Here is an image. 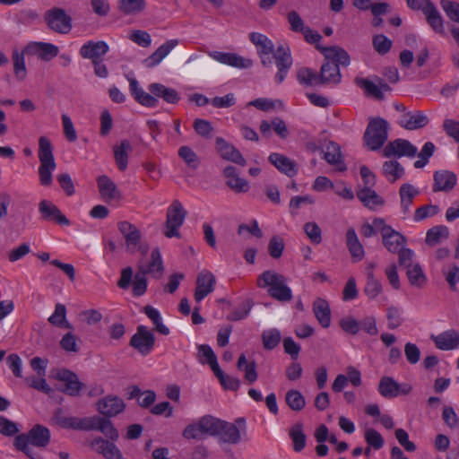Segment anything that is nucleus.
Here are the masks:
<instances>
[{"mask_svg": "<svg viewBox=\"0 0 459 459\" xmlns=\"http://www.w3.org/2000/svg\"><path fill=\"white\" fill-rule=\"evenodd\" d=\"M178 156L189 169H196L200 165V159L189 146H181L178 149Z\"/></svg>", "mask_w": 459, "mask_h": 459, "instance_id": "nucleus-53", "label": "nucleus"}, {"mask_svg": "<svg viewBox=\"0 0 459 459\" xmlns=\"http://www.w3.org/2000/svg\"><path fill=\"white\" fill-rule=\"evenodd\" d=\"M440 5L449 20L459 23V3L450 0H441Z\"/></svg>", "mask_w": 459, "mask_h": 459, "instance_id": "nucleus-62", "label": "nucleus"}, {"mask_svg": "<svg viewBox=\"0 0 459 459\" xmlns=\"http://www.w3.org/2000/svg\"><path fill=\"white\" fill-rule=\"evenodd\" d=\"M382 170L383 174L390 183H394L404 174V169L397 160L384 162Z\"/></svg>", "mask_w": 459, "mask_h": 459, "instance_id": "nucleus-42", "label": "nucleus"}, {"mask_svg": "<svg viewBox=\"0 0 459 459\" xmlns=\"http://www.w3.org/2000/svg\"><path fill=\"white\" fill-rule=\"evenodd\" d=\"M256 284L259 288H268V294L278 301L286 302L292 299V292L286 284V278L279 273L264 271L258 276Z\"/></svg>", "mask_w": 459, "mask_h": 459, "instance_id": "nucleus-3", "label": "nucleus"}, {"mask_svg": "<svg viewBox=\"0 0 459 459\" xmlns=\"http://www.w3.org/2000/svg\"><path fill=\"white\" fill-rule=\"evenodd\" d=\"M144 314L151 319L155 325V330L160 333L164 335H168L169 333V329L167 327L161 320L160 312L154 308L153 307L147 305L143 308Z\"/></svg>", "mask_w": 459, "mask_h": 459, "instance_id": "nucleus-47", "label": "nucleus"}, {"mask_svg": "<svg viewBox=\"0 0 459 459\" xmlns=\"http://www.w3.org/2000/svg\"><path fill=\"white\" fill-rule=\"evenodd\" d=\"M56 377L64 383V386L58 388L59 391L67 395L79 396L81 391L84 388V384L79 380L78 376L69 369L59 370Z\"/></svg>", "mask_w": 459, "mask_h": 459, "instance_id": "nucleus-11", "label": "nucleus"}, {"mask_svg": "<svg viewBox=\"0 0 459 459\" xmlns=\"http://www.w3.org/2000/svg\"><path fill=\"white\" fill-rule=\"evenodd\" d=\"M341 73L336 64L331 63L329 60H325L322 65L319 74V83L320 84H337L341 82Z\"/></svg>", "mask_w": 459, "mask_h": 459, "instance_id": "nucleus-34", "label": "nucleus"}, {"mask_svg": "<svg viewBox=\"0 0 459 459\" xmlns=\"http://www.w3.org/2000/svg\"><path fill=\"white\" fill-rule=\"evenodd\" d=\"M24 52L30 56H37L43 61H49L58 55L59 49L51 43L30 42L24 48Z\"/></svg>", "mask_w": 459, "mask_h": 459, "instance_id": "nucleus-14", "label": "nucleus"}, {"mask_svg": "<svg viewBox=\"0 0 459 459\" xmlns=\"http://www.w3.org/2000/svg\"><path fill=\"white\" fill-rule=\"evenodd\" d=\"M117 229L125 238L126 250L129 252H134L142 240V233L140 230L134 224L127 221H119L117 223Z\"/></svg>", "mask_w": 459, "mask_h": 459, "instance_id": "nucleus-13", "label": "nucleus"}, {"mask_svg": "<svg viewBox=\"0 0 459 459\" xmlns=\"http://www.w3.org/2000/svg\"><path fill=\"white\" fill-rule=\"evenodd\" d=\"M297 80L305 86H313L319 83V74L315 73L311 68L301 67L297 72Z\"/></svg>", "mask_w": 459, "mask_h": 459, "instance_id": "nucleus-52", "label": "nucleus"}, {"mask_svg": "<svg viewBox=\"0 0 459 459\" xmlns=\"http://www.w3.org/2000/svg\"><path fill=\"white\" fill-rule=\"evenodd\" d=\"M417 153V148L405 139H396L385 145L383 150V156L390 157H414Z\"/></svg>", "mask_w": 459, "mask_h": 459, "instance_id": "nucleus-12", "label": "nucleus"}, {"mask_svg": "<svg viewBox=\"0 0 459 459\" xmlns=\"http://www.w3.org/2000/svg\"><path fill=\"white\" fill-rule=\"evenodd\" d=\"M88 446L107 459H123L122 454L113 442L100 437L87 441Z\"/></svg>", "mask_w": 459, "mask_h": 459, "instance_id": "nucleus-19", "label": "nucleus"}, {"mask_svg": "<svg viewBox=\"0 0 459 459\" xmlns=\"http://www.w3.org/2000/svg\"><path fill=\"white\" fill-rule=\"evenodd\" d=\"M411 388L401 390L400 385L391 377H383L378 385V392L385 398L396 397L400 393L408 394Z\"/></svg>", "mask_w": 459, "mask_h": 459, "instance_id": "nucleus-36", "label": "nucleus"}, {"mask_svg": "<svg viewBox=\"0 0 459 459\" xmlns=\"http://www.w3.org/2000/svg\"><path fill=\"white\" fill-rule=\"evenodd\" d=\"M193 127L198 135L205 139H211L214 131L211 122L202 118L195 119Z\"/></svg>", "mask_w": 459, "mask_h": 459, "instance_id": "nucleus-56", "label": "nucleus"}, {"mask_svg": "<svg viewBox=\"0 0 459 459\" xmlns=\"http://www.w3.org/2000/svg\"><path fill=\"white\" fill-rule=\"evenodd\" d=\"M268 160L281 173L289 178L295 177L299 172V167L296 161L283 154L273 152L269 155Z\"/></svg>", "mask_w": 459, "mask_h": 459, "instance_id": "nucleus-18", "label": "nucleus"}, {"mask_svg": "<svg viewBox=\"0 0 459 459\" xmlns=\"http://www.w3.org/2000/svg\"><path fill=\"white\" fill-rule=\"evenodd\" d=\"M145 7L144 0H118V9L124 14H135Z\"/></svg>", "mask_w": 459, "mask_h": 459, "instance_id": "nucleus-51", "label": "nucleus"}, {"mask_svg": "<svg viewBox=\"0 0 459 459\" xmlns=\"http://www.w3.org/2000/svg\"><path fill=\"white\" fill-rule=\"evenodd\" d=\"M45 20L49 29L57 33L65 34L72 29L71 17L61 8L48 10L45 14Z\"/></svg>", "mask_w": 459, "mask_h": 459, "instance_id": "nucleus-9", "label": "nucleus"}, {"mask_svg": "<svg viewBox=\"0 0 459 459\" xmlns=\"http://www.w3.org/2000/svg\"><path fill=\"white\" fill-rule=\"evenodd\" d=\"M346 245L351 253V257L355 261H360L365 255L364 247L359 240L356 231L351 228L346 232Z\"/></svg>", "mask_w": 459, "mask_h": 459, "instance_id": "nucleus-38", "label": "nucleus"}, {"mask_svg": "<svg viewBox=\"0 0 459 459\" xmlns=\"http://www.w3.org/2000/svg\"><path fill=\"white\" fill-rule=\"evenodd\" d=\"M287 405L294 411H300L306 406V400L303 394L295 389L289 390L285 394Z\"/></svg>", "mask_w": 459, "mask_h": 459, "instance_id": "nucleus-45", "label": "nucleus"}, {"mask_svg": "<svg viewBox=\"0 0 459 459\" xmlns=\"http://www.w3.org/2000/svg\"><path fill=\"white\" fill-rule=\"evenodd\" d=\"M457 181L456 175L449 170H438L434 173V192H448L452 190Z\"/></svg>", "mask_w": 459, "mask_h": 459, "instance_id": "nucleus-29", "label": "nucleus"}, {"mask_svg": "<svg viewBox=\"0 0 459 459\" xmlns=\"http://www.w3.org/2000/svg\"><path fill=\"white\" fill-rule=\"evenodd\" d=\"M367 283L365 286V293L369 299H375L382 291L381 283L375 278L372 271L367 273Z\"/></svg>", "mask_w": 459, "mask_h": 459, "instance_id": "nucleus-55", "label": "nucleus"}, {"mask_svg": "<svg viewBox=\"0 0 459 459\" xmlns=\"http://www.w3.org/2000/svg\"><path fill=\"white\" fill-rule=\"evenodd\" d=\"M356 84L364 90L366 95L376 98L377 100H383L385 98L383 91L378 85L366 78H356Z\"/></svg>", "mask_w": 459, "mask_h": 459, "instance_id": "nucleus-48", "label": "nucleus"}, {"mask_svg": "<svg viewBox=\"0 0 459 459\" xmlns=\"http://www.w3.org/2000/svg\"><path fill=\"white\" fill-rule=\"evenodd\" d=\"M372 44L378 54L385 55L390 51L393 42L386 36L378 34L373 37Z\"/></svg>", "mask_w": 459, "mask_h": 459, "instance_id": "nucleus-60", "label": "nucleus"}, {"mask_svg": "<svg viewBox=\"0 0 459 459\" xmlns=\"http://www.w3.org/2000/svg\"><path fill=\"white\" fill-rule=\"evenodd\" d=\"M448 236L449 230L446 226H435L428 230L426 243L429 246H435L439 243L442 238H447Z\"/></svg>", "mask_w": 459, "mask_h": 459, "instance_id": "nucleus-49", "label": "nucleus"}, {"mask_svg": "<svg viewBox=\"0 0 459 459\" xmlns=\"http://www.w3.org/2000/svg\"><path fill=\"white\" fill-rule=\"evenodd\" d=\"M209 55L214 60L233 67L247 68L250 67L253 64L252 60L245 59L242 56H239L233 53L213 51L211 52Z\"/></svg>", "mask_w": 459, "mask_h": 459, "instance_id": "nucleus-30", "label": "nucleus"}, {"mask_svg": "<svg viewBox=\"0 0 459 459\" xmlns=\"http://www.w3.org/2000/svg\"><path fill=\"white\" fill-rule=\"evenodd\" d=\"M39 181L42 186H48L52 183V171L56 169V164L53 154V147L50 141L40 136L39 139Z\"/></svg>", "mask_w": 459, "mask_h": 459, "instance_id": "nucleus-5", "label": "nucleus"}, {"mask_svg": "<svg viewBox=\"0 0 459 459\" xmlns=\"http://www.w3.org/2000/svg\"><path fill=\"white\" fill-rule=\"evenodd\" d=\"M430 339L435 346L441 351H452L459 347V331L449 329L437 335L432 334Z\"/></svg>", "mask_w": 459, "mask_h": 459, "instance_id": "nucleus-20", "label": "nucleus"}, {"mask_svg": "<svg viewBox=\"0 0 459 459\" xmlns=\"http://www.w3.org/2000/svg\"><path fill=\"white\" fill-rule=\"evenodd\" d=\"M389 124L382 117L370 119L363 139L371 151L379 150L388 138Z\"/></svg>", "mask_w": 459, "mask_h": 459, "instance_id": "nucleus-6", "label": "nucleus"}, {"mask_svg": "<svg viewBox=\"0 0 459 459\" xmlns=\"http://www.w3.org/2000/svg\"><path fill=\"white\" fill-rule=\"evenodd\" d=\"M382 241L385 247L391 253L395 254L406 243V238L400 232L394 230L391 226L386 225L382 229Z\"/></svg>", "mask_w": 459, "mask_h": 459, "instance_id": "nucleus-21", "label": "nucleus"}, {"mask_svg": "<svg viewBox=\"0 0 459 459\" xmlns=\"http://www.w3.org/2000/svg\"><path fill=\"white\" fill-rule=\"evenodd\" d=\"M50 440V431L47 427L37 424L28 434H21L15 437L13 445L19 451H22L30 458L32 456V449L30 444L38 447H45Z\"/></svg>", "mask_w": 459, "mask_h": 459, "instance_id": "nucleus-4", "label": "nucleus"}, {"mask_svg": "<svg viewBox=\"0 0 459 459\" xmlns=\"http://www.w3.org/2000/svg\"><path fill=\"white\" fill-rule=\"evenodd\" d=\"M419 194L420 191L411 184L405 183L400 186L399 195L403 214L409 213L412 201Z\"/></svg>", "mask_w": 459, "mask_h": 459, "instance_id": "nucleus-39", "label": "nucleus"}, {"mask_svg": "<svg viewBox=\"0 0 459 459\" xmlns=\"http://www.w3.org/2000/svg\"><path fill=\"white\" fill-rule=\"evenodd\" d=\"M97 184L100 197L105 202L119 200L121 194L116 184L106 175H101L97 178Z\"/></svg>", "mask_w": 459, "mask_h": 459, "instance_id": "nucleus-27", "label": "nucleus"}, {"mask_svg": "<svg viewBox=\"0 0 459 459\" xmlns=\"http://www.w3.org/2000/svg\"><path fill=\"white\" fill-rule=\"evenodd\" d=\"M249 39L256 47L257 54L264 66H269L273 64L270 55L273 54L278 69L274 80L277 83H281L293 63L289 47L279 46L274 51L273 41L267 36L258 32H251Z\"/></svg>", "mask_w": 459, "mask_h": 459, "instance_id": "nucleus-1", "label": "nucleus"}, {"mask_svg": "<svg viewBox=\"0 0 459 459\" xmlns=\"http://www.w3.org/2000/svg\"><path fill=\"white\" fill-rule=\"evenodd\" d=\"M216 280L210 272H202L196 279V288L195 291V299L196 302L203 300L208 294L213 291Z\"/></svg>", "mask_w": 459, "mask_h": 459, "instance_id": "nucleus-23", "label": "nucleus"}, {"mask_svg": "<svg viewBox=\"0 0 459 459\" xmlns=\"http://www.w3.org/2000/svg\"><path fill=\"white\" fill-rule=\"evenodd\" d=\"M39 211L44 221H54L59 225H70L69 220L62 213L59 208L48 200L40 201Z\"/></svg>", "mask_w": 459, "mask_h": 459, "instance_id": "nucleus-15", "label": "nucleus"}, {"mask_svg": "<svg viewBox=\"0 0 459 459\" xmlns=\"http://www.w3.org/2000/svg\"><path fill=\"white\" fill-rule=\"evenodd\" d=\"M422 13L432 30L440 35H445L444 19L430 0H423Z\"/></svg>", "mask_w": 459, "mask_h": 459, "instance_id": "nucleus-17", "label": "nucleus"}, {"mask_svg": "<svg viewBox=\"0 0 459 459\" xmlns=\"http://www.w3.org/2000/svg\"><path fill=\"white\" fill-rule=\"evenodd\" d=\"M384 219L375 218L371 224L365 223L360 228V233L364 238H371L377 235V231L382 235V229L386 227Z\"/></svg>", "mask_w": 459, "mask_h": 459, "instance_id": "nucleus-54", "label": "nucleus"}, {"mask_svg": "<svg viewBox=\"0 0 459 459\" xmlns=\"http://www.w3.org/2000/svg\"><path fill=\"white\" fill-rule=\"evenodd\" d=\"M271 128L281 139H286L289 135L287 125L281 117H274L271 122L266 120L261 122L259 129L264 136L271 135Z\"/></svg>", "mask_w": 459, "mask_h": 459, "instance_id": "nucleus-33", "label": "nucleus"}, {"mask_svg": "<svg viewBox=\"0 0 459 459\" xmlns=\"http://www.w3.org/2000/svg\"><path fill=\"white\" fill-rule=\"evenodd\" d=\"M214 428L212 437H217L221 444L236 445L240 442V431L235 424L216 418Z\"/></svg>", "mask_w": 459, "mask_h": 459, "instance_id": "nucleus-10", "label": "nucleus"}, {"mask_svg": "<svg viewBox=\"0 0 459 459\" xmlns=\"http://www.w3.org/2000/svg\"><path fill=\"white\" fill-rule=\"evenodd\" d=\"M262 339L264 349L271 351L279 344L281 333L277 329H271L263 333Z\"/></svg>", "mask_w": 459, "mask_h": 459, "instance_id": "nucleus-57", "label": "nucleus"}, {"mask_svg": "<svg viewBox=\"0 0 459 459\" xmlns=\"http://www.w3.org/2000/svg\"><path fill=\"white\" fill-rule=\"evenodd\" d=\"M215 143L216 151L223 160L234 162L240 166L246 165V160L239 152V151L234 147V145L228 143L222 137H217Z\"/></svg>", "mask_w": 459, "mask_h": 459, "instance_id": "nucleus-16", "label": "nucleus"}, {"mask_svg": "<svg viewBox=\"0 0 459 459\" xmlns=\"http://www.w3.org/2000/svg\"><path fill=\"white\" fill-rule=\"evenodd\" d=\"M155 344V336L146 326L139 325L131 337L129 345L143 356L148 355Z\"/></svg>", "mask_w": 459, "mask_h": 459, "instance_id": "nucleus-8", "label": "nucleus"}, {"mask_svg": "<svg viewBox=\"0 0 459 459\" xmlns=\"http://www.w3.org/2000/svg\"><path fill=\"white\" fill-rule=\"evenodd\" d=\"M187 212L179 200L175 199L167 209L164 235L167 238H180L178 231L183 225Z\"/></svg>", "mask_w": 459, "mask_h": 459, "instance_id": "nucleus-7", "label": "nucleus"}, {"mask_svg": "<svg viewBox=\"0 0 459 459\" xmlns=\"http://www.w3.org/2000/svg\"><path fill=\"white\" fill-rule=\"evenodd\" d=\"M443 129L449 137L459 143V121L450 118L445 119Z\"/></svg>", "mask_w": 459, "mask_h": 459, "instance_id": "nucleus-64", "label": "nucleus"}, {"mask_svg": "<svg viewBox=\"0 0 459 459\" xmlns=\"http://www.w3.org/2000/svg\"><path fill=\"white\" fill-rule=\"evenodd\" d=\"M132 151L129 141L123 140L119 145L114 147V158L119 170L125 171L128 164V152Z\"/></svg>", "mask_w": 459, "mask_h": 459, "instance_id": "nucleus-40", "label": "nucleus"}, {"mask_svg": "<svg viewBox=\"0 0 459 459\" xmlns=\"http://www.w3.org/2000/svg\"><path fill=\"white\" fill-rule=\"evenodd\" d=\"M406 274L411 285L421 288L426 283V276L419 264H414L406 268Z\"/></svg>", "mask_w": 459, "mask_h": 459, "instance_id": "nucleus-46", "label": "nucleus"}, {"mask_svg": "<svg viewBox=\"0 0 459 459\" xmlns=\"http://www.w3.org/2000/svg\"><path fill=\"white\" fill-rule=\"evenodd\" d=\"M139 272H142L145 276L151 274L154 279H160L164 273V265L161 255L159 248H154L151 253V260L147 266L138 264Z\"/></svg>", "mask_w": 459, "mask_h": 459, "instance_id": "nucleus-25", "label": "nucleus"}, {"mask_svg": "<svg viewBox=\"0 0 459 459\" xmlns=\"http://www.w3.org/2000/svg\"><path fill=\"white\" fill-rule=\"evenodd\" d=\"M98 411L106 417H115L125 410L124 401L116 395H108L100 399L98 403Z\"/></svg>", "mask_w": 459, "mask_h": 459, "instance_id": "nucleus-22", "label": "nucleus"}, {"mask_svg": "<svg viewBox=\"0 0 459 459\" xmlns=\"http://www.w3.org/2000/svg\"><path fill=\"white\" fill-rule=\"evenodd\" d=\"M97 430L103 433L108 438H109L111 441L117 440L119 435L118 431L115 429L112 422L105 418H100Z\"/></svg>", "mask_w": 459, "mask_h": 459, "instance_id": "nucleus-58", "label": "nucleus"}, {"mask_svg": "<svg viewBox=\"0 0 459 459\" xmlns=\"http://www.w3.org/2000/svg\"><path fill=\"white\" fill-rule=\"evenodd\" d=\"M316 48L324 54L325 60H329L331 63L347 66L350 65V56L348 52L341 47H320L316 46Z\"/></svg>", "mask_w": 459, "mask_h": 459, "instance_id": "nucleus-26", "label": "nucleus"}, {"mask_svg": "<svg viewBox=\"0 0 459 459\" xmlns=\"http://www.w3.org/2000/svg\"><path fill=\"white\" fill-rule=\"evenodd\" d=\"M284 249L283 238L280 236H273L271 238L268 244V252L273 258H279L281 256Z\"/></svg>", "mask_w": 459, "mask_h": 459, "instance_id": "nucleus-63", "label": "nucleus"}, {"mask_svg": "<svg viewBox=\"0 0 459 459\" xmlns=\"http://www.w3.org/2000/svg\"><path fill=\"white\" fill-rule=\"evenodd\" d=\"M24 55H27L24 52V49L22 52L13 50L12 56L13 62V73L20 81L24 80L27 75Z\"/></svg>", "mask_w": 459, "mask_h": 459, "instance_id": "nucleus-50", "label": "nucleus"}, {"mask_svg": "<svg viewBox=\"0 0 459 459\" xmlns=\"http://www.w3.org/2000/svg\"><path fill=\"white\" fill-rule=\"evenodd\" d=\"M215 420L216 418L211 415H205L200 418L197 421L194 422L197 428L198 432H200L202 439L207 436H213L215 430Z\"/></svg>", "mask_w": 459, "mask_h": 459, "instance_id": "nucleus-44", "label": "nucleus"}, {"mask_svg": "<svg viewBox=\"0 0 459 459\" xmlns=\"http://www.w3.org/2000/svg\"><path fill=\"white\" fill-rule=\"evenodd\" d=\"M313 312L318 323L324 328L331 325V310L328 302L321 298H317L313 302Z\"/></svg>", "mask_w": 459, "mask_h": 459, "instance_id": "nucleus-37", "label": "nucleus"}, {"mask_svg": "<svg viewBox=\"0 0 459 459\" xmlns=\"http://www.w3.org/2000/svg\"><path fill=\"white\" fill-rule=\"evenodd\" d=\"M356 195L363 205L370 210H375L377 207L382 206L385 204L384 198L377 195L371 186H364L359 189Z\"/></svg>", "mask_w": 459, "mask_h": 459, "instance_id": "nucleus-32", "label": "nucleus"}, {"mask_svg": "<svg viewBox=\"0 0 459 459\" xmlns=\"http://www.w3.org/2000/svg\"><path fill=\"white\" fill-rule=\"evenodd\" d=\"M108 51V45L105 41H88L80 48V55L83 58L100 60Z\"/></svg>", "mask_w": 459, "mask_h": 459, "instance_id": "nucleus-28", "label": "nucleus"}, {"mask_svg": "<svg viewBox=\"0 0 459 459\" xmlns=\"http://www.w3.org/2000/svg\"><path fill=\"white\" fill-rule=\"evenodd\" d=\"M290 437L293 443L295 452L302 451L306 446V435L303 432V424L296 423L289 431Z\"/></svg>", "mask_w": 459, "mask_h": 459, "instance_id": "nucleus-43", "label": "nucleus"}, {"mask_svg": "<svg viewBox=\"0 0 459 459\" xmlns=\"http://www.w3.org/2000/svg\"><path fill=\"white\" fill-rule=\"evenodd\" d=\"M435 151V145L431 142H427L420 152L419 153L418 157L419 160L414 162V167L416 169H421L423 168L428 162L429 159L433 155Z\"/></svg>", "mask_w": 459, "mask_h": 459, "instance_id": "nucleus-61", "label": "nucleus"}, {"mask_svg": "<svg viewBox=\"0 0 459 459\" xmlns=\"http://www.w3.org/2000/svg\"><path fill=\"white\" fill-rule=\"evenodd\" d=\"M178 45V39H169L160 45L150 56L143 60L148 68L158 65Z\"/></svg>", "mask_w": 459, "mask_h": 459, "instance_id": "nucleus-31", "label": "nucleus"}, {"mask_svg": "<svg viewBox=\"0 0 459 459\" xmlns=\"http://www.w3.org/2000/svg\"><path fill=\"white\" fill-rule=\"evenodd\" d=\"M48 321L56 327L72 329V325L66 319V307L65 305L57 303L55 306L54 313L48 317Z\"/></svg>", "mask_w": 459, "mask_h": 459, "instance_id": "nucleus-41", "label": "nucleus"}, {"mask_svg": "<svg viewBox=\"0 0 459 459\" xmlns=\"http://www.w3.org/2000/svg\"><path fill=\"white\" fill-rule=\"evenodd\" d=\"M129 89L135 101L146 108H156L159 105V98L169 104H177L180 100V95L175 89L159 82L151 83L147 92L139 86L136 79L132 78L129 80Z\"/></svg>", "mask_w": 459, "mask_h": 459, "instance_id": "nucleus-2", "label": "nucleus"}, {"mask_svg": "<svg viewBox=\"0 0 459 459\" xmlns=\"http://www.w3.org/2000/svg\"><path fill=\"white\" fill-rule=\"evenodd\" d=\"M324 159L331 165L336 166L339 171H345L347 169L346 165L342 162L341 148L333 143L329 142L325 150H322Z\"/></svg>", "mask_w": 459, "mask_h": 459, "instance_id": "nucleus-35", "label": "nucleus"}, {"mask_svg": "<svg viewBox=\"0 0 459 459\" xmlns=\"http://www.w3.org/2000/svg\"><path fill=\"white\" fill-rule=\"evenodd\" d=\"M253 302L250 299L243 301L238 308L232 311L227 319L230 321H238L247 317L252 309Z\"/></svg>", "mask_w": 459, "mask_h": 459, "instance_id": "nucleus-59", "label": "nucleus"}, {"mask_svg": "<svg viewBox=\"0 0 459 459\" xmlns=\"http://www.w3.org/2000/svg\"><path fill=\"white\" fill-rule=\"evenodd\" d=\"M429 119L428 116L423 112L417 110L403 114L398 124L401 127L412 131L423 128L429 124Z\"/></svg>", "mask_w": 459, "mask_h": 459, "instance_id": "nucleus-24", "label": "nucleus"}]
</instances>
